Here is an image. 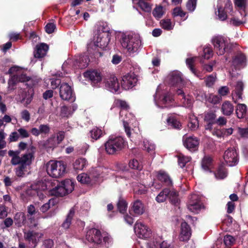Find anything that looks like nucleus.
Returning <instances> with one entry per match:
<instances>
[{"label": "nucleus", "instance_id": "nucleus-1", "mask_svg": "<svg viewBox=\"0 0 248 248\" xmlns=\"http://www.w3.org/2000/svg\"><path fill=\"white\" fill-rule=\"evenodd\" d=\"M36 148L31 145L27 150V152L20 155V151L9 150L8 152L9 156L11 158V163L14 166L18 165L15 169L16 175L18 177H24L28 172V169L31 164L34 158Z\"/></svg>", "mask_w": 248, "mask_h": 248}, {"label": "nucleus", "instance_id": "nucleus-2", "mask_svg": "<svg viewBox=\"0 0 248 248\" xmlns=\"http://www.w3.org/2000/svg\"><path fill=\"white\" fill-rule=\"evenodd\" d=\"M170 87H166L164 85H160L157 88L155 94L154 95V101L155 105L160 108H167V114L163 113L162 118L166 115V122L168 125L170 124Z\"/></svg>", "mask_w": 248, "mask_h": 248}, {"label": "nucleus", "instance_id": "nucleus-3", "mask_svg": "<svg viewBox=\"0 0 248 248\" xmlns=\"http://www.w3.org/2000/svg\"><path fill=\"white\" fill-rule=\"evenodd\" d=\"M122 46L129 54L138 52L142 46V41L139 34L122 33L119 35Z\"/></svg>", "mask_w": 248, "mask_h": 248}, {"label": "nucleus", "instance_id": "nucleus-4", "mask_svg": "<svg viewBox=\"0 0 248 248\" xmlns=\"http://www.w3.org/2000/svg\"><path fill=\"white\" fill-rule=\"evenodd\" d=\"M191 85L192 82L190 80L184 79L180 72L174 71L171 72V86H173V91L177 95H181L183 99H186V96L182 88L189 87Z\"/></svg>", "mask_w": 248, "mask_h": 248}, {"label": "nucleus", "instance_id": "nucleus-5", "mask_svg": "<svg viewBox=\"0 0 248 248\" xmlns=\"http://www.w3.org/2000/svg\"><path fill=\"white\" fill-rule=\"evenodd\" d=\"M127 144L123 137L120 136H110L105 143V150L109 155H113L122 150Z\"/></svg>", "mask_w": 248, "mask_h": 248}, {"label": "nucleus", "instance_id": "nucleus-6", "mask_svg": "<svg viewBox=\"0 0 248 248\" xmlns=\"http://www.w3.org/2000/svg\"><path fill=\"white\" fill-rule=\"evenodd\" d=\"M66 165L62 161L50 160L46 164L47 174L53 178L62 177L66 172Z\"/></svg>", "mask_w": 248, "mask_h": 248}, {"label": "nucleus", "instance_id": "nucleus-7", "mask_svg": "<svg viewBox=\"0 0 248 248\" xmlns=\"http://www.w3.org/2000/svg\"><path fill=\"white\" fill-rule=\"evenodd\" d=\"M211 42L217 53L219 55H223L226 52L229 51L232 46L229 39L221 35L213 37Z\"/></svg>", "mask_w": 248, "mask_h": 248}, {"label": "nucleus", "instance_id": "nucleus-8", "mask_svg": "<svg viewBox=\"0 0 248 248\" xmlns=\"http://www.w3.org/2000/svg\"><path fill=\"white\" fill-rule=\"evenodd\" d=\"M110 40L108 33L99 31L94 37L93 42L88 45V50L92 52L91 49H95L97 47L105 48L108 44Z\"/></svg>", "mask_w": 248, "mask_h": 248}, {"label": "nucleus", "instance_id": "nucleus-9", "mask_svg": "<svg viewBox=\"0 0 248 248\" xmlns=\"http://www.w3.org/2000/svg\"><path fill=\"white\" fill-rule=\"evenodd\" d=\"M89 61V59L87 56H77L74 59H69L63 63L62 68L63 69L67 67L83 69L88 66Z\"/></svg>", "mask_w": 248, "mask_h": 248}, {"label": "nucleus", "instance_id": "nucleus-10", "mask_svg": "<svg viewBox=\"0 0 248 248\" xmlns=\"http://www.w3.org/2000/svg\"><path fill=\"white\" fill-rule=\"evenodd\" d=\"M203 208V205L201 201V197L196 194L191 195L187 204V208L194 214L198 213Z\"/></svg>", "mask_w": 248, "mask_h": 248}, {"label": "nucleus", "instance_id": "nucleus-11", "mask_svg": "<svg viewBox=\"0 0 248 248\" xmlns=\"http://www.w3.org/2000/svg\"><path fill=\"white\" fill-rule=\"evenodd\" d=\"M223 159L225 163L229 166L232 167L236 165L238 162V153L236 149L230 148L226 150L224 153Z\"/></svg>", "mask_w": 248, "mask_h": 248}, {"label": "nucleus", "instance_id": "nucleus-12", "mask_svg": "<svg viewBox=\"0 0 248 248\" xmlns=\"http://www.w3.org/2000/svg\"><path fill=\"white\" fill-rule=\"evenodd\" d=\"M105 87L113 93L120 92V86L117 78L114 75H109L104 79Z\"/></svg>", "mask_w": 248, "mask_h": 248}, {"label": "nucleus", "instance_id": "nucleus-13", "mask_svg": "<svg viewBox=\"0 0 248 248\" xmlns=\"http://www.w3.org/2000/svg\"><path fill=\"white\" fill-rule=\"evenodd\" d=\"M134 232L137 236L142 239L149 237L151 234V230L144 224L137 221L134 226Z\"/></svg>", "mask_w": 248, "mask_h": 248}, {"label": "nucleus", "instance_id": "nucleus-14", "mask_svg": "<svg viewBox=\"0 0 248 248\" xmlns=\"http://www.w3.org/2000/svg\"><path fill=\"white\" fill-rule=\"evenodd\" d=\"M138 81L136 75L134 73H127L122 77V87L124 90H129L134 87Z\"/></svg>", "mask_w": 248, "mask_h": 248}, {"label": "nucleus", "instance_id": "nucleus-15", "mask_svg": "<svg viewBox=\"0 0 248 248\" xmlns=\"http://www.w3.org/2000/svg\"><path fill=\"white\" fill-rule=\"evenodd\" d=\"M120 115L121 118L124 115L125 116V118H122L124 127L126 135L128 138H130L132 134V129L129 126V124L135 121V118L131 114L128 113L125 110H121Z\"/></svg>", "mask_w": 248, "mask_h": 248}, {"label": "nucleus", "instance_id": "nucleus-16", "mask_svg": "<svg viewBox=\"0 0 248 248\" xmlns=\"http://www.w3.org/2000/svg\"><path fill=\"white\" fill-rule=\"evenodd\" d=\"M60 95L64 100L73 101L75 100V96L73 93L71 87L66 83H62L60 87Z\"/></svg>", "mask_w": 248, "mask_h": 248}, {"label": "nucleus", "instance_id": "nucleus-17", "mask_svg": "<svg viewBox=\"0 0 248 248\" xmlns=\"http://www.w3.org/2000/svg\"><path fill=\"white\" fill-rule=\"evenodd\" d=\"M86 239L89 242L96 244L102 243L100 232L95 228L89 229L86 232Z\"/></svg>", "mask_w": 248, "mask_h": 248}, {"label": "nucleus", "instance_id": "nucleus-18", "mask_svg": "<svg viewBox=\"0 0 248 248\" xmlns=\"http://www.w3.org/2000/svg\"><path fill=\"white\" fill-rule=\"evenodd\" d=\"M184 146L191 151H194L197 149L199 145V140L196 137H187L185 135L183 138Z\"/></svg>", "mask_w": 248, "mask_h": 248}, {"label": "nucleus", "instance_id": "nucleus-19", "mask_svg": "<svg viewBox=\"0 0 248 248\" xmlns=\"http://www.w3.org/2000/svg\"><path fill=\"white\" fill-rule=\"evenodd\" d=\"M191 232L189 226L185 221L181 223L179 239L181 241H187L191 237Z\"/></svg>", "mask_w": 248, "mask_h": 248}, {"label": "nucleus", "instance_id": "nucleus-20", "mask_svg": "<svg viewBox=\"0 0 248 248\" xmlns=\"http://www.w3.org/2000/svg\"><path fill=\"white\" fill-rule=\"evenodd\" d=\"M232 64L235 68H241L246 65V56L241 53H238L232 57Z\"/></svg>", "mask_w": 248, "mask_h": 248}, {"label": "nucleus", "instance_id": "nucleus-21", "mask_svg": "<svg viewBox=\"0 0 248 248\" xmlns=\"http://www.w3.org/2000/svg\"><path fill=\"white\" fill-rule=\"evenodd\" d=\"M84 77L89 78L93 84L100 82L102 79V77L100 72L96 70L88 71L83 74Z\"/></svg>", "mask_w": 248, "mask_h": 248}, {"label": "nucleus", "instance_id": "nucleus-22", "mask_svg": "<svg viewBox=\"0 0 248 248\" xmlns=\"http://www.w3.org/2000/svg\"><path fill=\"white\" fill-rule=\"evenodd\" d=\"M42 236L41 233L34 231H28L24 232L25 239L33 244L34 246L39 242Z\"/></svg>", "mask_w": 248, "mask_h": 248}, {"label": "nucleus", "instance_id": "nucleus-23", "mask_svg": "<svg viewBox=\"0 0 248 248\" xmlns=\"http://www.w3.org/2000/svg\"><path fill=\"white\" fill-rule=\"evenodd\" d=\"M48 50V46L45 43H41L36 46L34 52L35 58H41L44 57Z\"/></svg>", "mask_w": 248, "mask_h": 248}, {"label": "nucleus", "instance_id": "nucleus-24", "mask_svg": "<svg viewBox=\"0 0 248 248\" xmlns=\"http://www.w3.org/2000/svg\"><path fill=\"white\" fill-rule=\"evenodd\" d=\"M243 90V84L241 81H238L235 86L234 90L232 91V99L235 103L239 100L242 99V94Z\"/></svg>", "mask_w": 248, "mask_h": 248}, {"label": "nucleus", "instance_id": "nucleus-25", "mask_svg": "<svg viewBox=\"0 0 248 248\" xmlns=\"http://www.w3.org/2000/svg\"><path fill=\"white\" fill-rule=\"evenodd\" d=\"M65 191L63 186H61V183H59L54 187L49 190L48 194L51 196L62 197L67 194Z\"/></svg>", "mask_w": 248, "mask_h": 248}, {"label": "nucleus", "instance_id": "nucleus-26", "mask_svg": "<svg viewBox=\"0 0 248 248\" xmlns=\"http://www.w3.org/2000/svg\"><path fill=\"white\" fill-rule=\"evenodd\" d=\"M132 211L136 216L141 215L144 213V205L140 201L137 200L133 202Z\"/></svg>", "mask_w": 248, "mask_h": 248}, {"label": "nucleus", "instance_id": "nucleus-27", "mask_svg": "<svg viewBox=\"0 0 248 248\" xmlns=\"http://www.w3.org/2000/svg\"><path fill=\"white\" fill-rule=\"evenodd\" d=\"M51 185V183L50 182H43L40 181L35 184L31 186V188L34 191H45V190L49 189L50 186Z\"/></svg>", "mask_w": 248, "mask_h": 248}, {"label": "nucleus", "instance_id": "nucleus-28", "mask_svg": "<svg viewBox=\"0 0 248 248\" xmlns=\"http://www.w3.org/2000/svg\"><path fill=\"white\" fill-rule=\"evenodd\" d=\"M103 168L99 167L95 168H92L89 171V175L91 177L92 184H95L98 179L102 175Z\"/></svg>", "mask_w": 248, "mask_h": 248}, {"label": "nucleus", "instance_id": "nucleus-29", "mask_svg": "<svg viewBox=\"0 0 248 248\" xmlns=\"http://www.w3.org/2000/svg\"><path fill=\"white\" fill-rule=\"evenodd\" d=\"M237 117L239 119L245 118L247 115V108L244 104H238L235 110Z\"/></svg>", "mask_w": 248, "mask_h": 248}, {"label": "nucleus", "instance_id": "nucleus-30", "mask_svg": "<svg viewBox=\"0 0 248 248\" xmlns=\"http://www.w3.org/2000/svg\"><path fill=\"white\" fill-rule=\"evenodd\" d=\"M234 110L233 105L229 101H226L223 103L221 107V110L225 115L229 116L231 115Z\"/></svg>", "mask_w": 248, "mask_h": 248}, {"label": "nucleus", "instance_id": "nucleus-31", "mask_svg": "<svg viewBox=\"0 0 248 248\" xmlns=\"http://www.w3.org/2000/svg\"><path fill=\"white\" fill-rule=\"evenodd\" d=\"M61 184L63 189L66 191V194L71 193L74 189V183L72 180L66 179L62 181Z\"/></svg>", "mask_w": 248, "mask_h": 248}, {"label": "nucleus", "instance_id": "nucleus-32", "mask_svg": "<svg viewBox=\"0 0 248 248\" xmlns=\"http://www.w3.org/2000/svg\"><path fill=\"white\" fill-rule=\"evenodd\" d=\"M170 190L169 188L163 189L156 197V200L158 202H164L167 199H170Z\"/></svg>", "mask_w": 248, "mask_h": 248}, {"label": "nucleus", "instance_id": "nucleus-33", "mask_svg": "<svg viewBox=\"0 0 248 248\" xmlns=\"http://www.w3.org/2000/svg\"><path fill=\"white\" fill-rule=\"evenodd\" d=\"M86 165V160L84 158H80L76 159L73 164V167L75 170H81Z\"/></svg>", "mask_w": 248, "mask_h": 248}, {"label": "nucleus", "instance_id": "nucleus-34", "mask_svg": "<svg viewBox=\"0 0 248 248\" xmlns=\"http://www.w3.org/2000/svg\"><path fill=\"white\" fill-rule=\"evenodd\" d=\"M175 157L177 158L178 165L181 168L184 167L186 164L191 160V158L190 156H185L182 154H178L175 155Z\"/></svg>", "mask_w": 248, "mask_h": 248}, {"label": "nucleus", "instance_id": "nucleus-35", "mask_svg": "<svg viewBox=\"0 0 248 248\" xmlns=\"http://www.w3.org/2000/svg\"><path fill=\"white\" fill-rule=\"evenodd\" d=\"M25 219L24 213L18 212L15 214L14 217L15 223L17 227H21L24 224Z\"/></svg>", "mask_w": 248, "mask_h": 248}, {"label": "nucleus", "instance_id": "nucleus-36", "mask_svg": "<svg viewBox=\"0 0 248 248\" xmlns=\"http://www.w3.org/2000/svg\"><path fill=\"white\" fill-rule=\"evenodd\" d=\"M91 137L93 139L97 140L105 134V132L100 128L95 127L90 131Z\"/></svg>", "mask_w": 248, "mask_h": 248}, {"label": "nucleus", "instance_id": "nucleus-37", "mask_svg": "<svg viewBox=\"0 0 248 248\" xmlns=\"http://www.w3.org/2000/svg\"><path fill=\"white\" fill-rule=\"evenodd\" d=\"M187 126L192 131H194L198 128L199 122L195 116L192 115L189 116V121Z\"/></svg>", "mask_w": 248, "mask_h": 248}, {"label": "nucleus", "instance_id": "nucleus-38", "mask_svg": "<svg viewBox=\"0 0 248 248\" xmlns=\"http://www.w3.org/2000/svg\"><path fill=\"white\" fill-rule=\"evenodd\" d=\"M57 203L56 199L52 198L47 202L44 204L41 207L40 210L43 213L47 211L51 207L54 206Z\"/></svg>", "mask_w": 248, "mask_h": 248}, {"label": "nucleus", "instance_id": "nucleus-39", "mask_svg": "<svg viewBox=\"0 0 248 248\" xmlns=\"http://www.w3.org/2000/svg\"><path fill=\"white\" fill-rule=\"evenodd\" d=\"M77 180L82 184H92L91 177L88 174L82 173L77 176Z\"/></svg>", "mask_w": 248, "mask_h": 248}, {"label": "nucleus", "instance_id": "nucleus-40", "mask_svg": "<svg viewBox=\"0 0 248 248\" xmlns=\"http://www.w3.org/2000/svg\"><path fill=\"white\" fill-rule=\"evenodd\" d=\"M75 211L73 208L70 210L67 216L66 219L62 224V227L65 229H67L69 228L71 223V220L74 217Z\"/></svg>", "mask_w": 248, "mask_h": 248}, {"label": "nucleus", "instance_id": "nucleus-41", "mask_svg": "<svg viewBox=\"0 0 248 248\" xmlns=\"http://www.w3.org/2000/svg\"><path fill=\"white\" fill-rule=\"evenodd\" d=\"M58 144L55 135H53L46 141L44 145L46 148H51L56 147Z\"/></svg>", "mask_w": 248, "mask_h": 248}, {"label": "nucleus", "instance_id": "nucleus-42", "mask_svg": "<svg viewBox=\"0 0 248 248\" xmlns=\"http://www.w3.org/2000/svg\"><path fill=\"white\" fill-rule=\"evenodd\" d=\"M164 13L165 9L160 5L156 6L153 11V15L156 19L161 18Z\"/></svg>", "mask_w": 248, "mask_h": 248}, {"label": "nucleus", "instance_id": "nucleus-43", "mask_svg": "<svg viewBox=\"0 0 248 248\" xmlns=\"http://www.w3.org/2000/svg\"><path fill=\"white\" fill-rule=\"evenodd\" d=\"M212 164V158L210 156H205L202 162V169L205 170H209Z\"/></svg>", "mask_w": 248, "mask_h": 248}, {"label": "nucleus", "instance_id": "nucleus-44", "mask_svg": "<svg viewBox=\"0 0 248 248\" xmlns=\"http://www.w3.org/2000/svg\"><path fill=\"white\" fill-rule=\"evenodd\" d=\"M197 57H190L187 58L186 59V62L187 66L190 69L191 71L193 73L195 76H198L197 74L196 70L194 68V63L195 62Z\"/></svg>", "mask_w": 248, "mask_h": 248}, {"label": "nucleus", "instance_id": "nucleus-45", "mask_svg": "<svg viewBox=\"0 0 248 248\" xmlns=\"http://www.w3.org/2000/svg\"><path fill=\"white\" fill-rule=\"evenodd\" d=\"M180 202V200L178 192L171 188V204L178 206Z\"/></svg>", "mask_w": 248, "mask_h": 248}, {"label": "nucleus", "instance_id": "nucleus-46", "mask_svg": "<svg viewBox=\"0 0 248 248\" xmlns=\"http://www.w3.org/2000/svg\"><path fill=\"white\" fill-rule=\"evenodd\" d=\"M18 81V77L16 75H13L8 81V91H13L15 89V86Z\"/></svg>", "mask_w": 248, "mask_h": 248}, {"label": "nucleus", "instance_id": "nucleus-47", "mask_svg": "<svg viewBox=\"0 0 248 248\" xmlns=\"http://www.w3.org/2000/svg\"><path fill=\"white\" fill-rule=\"evenodd\" d=\"M138 4L139 6L145 12H149L151 10L150 5L145 0H139Z\"/></svg>", "mask_w": 248, "mask_h": 248}, {"label": "nucleus", "instance_id": "nucleus-48", "mask_svg": "<svg viewBox=\"0 0 248 248\" xmlns=\"http://www.w3.org/2000/svg\"><path fill=\"white\" fill-rule=\"evenodd\" d=\"M143 145L144 149L148 152L153 151L155 149V145L152 142L147 140H144L143 141Z\"/></svg>", "mask_w": 248, "mask_h": 248}, {"label": "nucleus", "instance_id": "nucleus-49", "mask_svg": "<svg viewBox=\"0 0 248 248\" xmlns=\"http://www.w3.org/2000/svg\"><path fill=\"white\" fill-rule=\"evenodd\" d=\"M133 186L134 192L138 194H145L147 190L146 187L142 185H138Z\"/></svg>", "mask_w": 248, "mask_h": 248}, {"label": "nucleus", "instance_id": "nucleus-50", "mask_svg": "<svg viewBox=\"0 0 248 248\" xmlns=\"http://www.w3.org/2000/svg\"><path fill=\"white\" fill-rule=\"evenodd\" d=\"M129 166L132 169L139 170H141L142 169V165L136 159H132L129 162Z\"/></svg>", "mask_w": 248, "mask_h": 248}, {"label": "nucleus", "instance_id": "nucleus-51", "mask_svg": "<svg viewBox=\"0 0 248 248\" xmlns=\"http://www.w3.org/2000/svg\"><path fill=\"white\" fill-rule=\"evenodd\" d=\"M72 113L71 107L62 106L61 108V115L62 117H68Z\"/></svg>", "mask_w": 248, "mask_h": 248}, {"label": "nucleus", "instance_id": "nucleus-52", "mask_svg": "<svg viewBox=\"0 0 248 248\" xmlns=\"http://www.w3.org/2000/svg\"><path fill=\"white\" fill-rule=\"evenodd\" d=\"M40 135H48L50 131V128L47 124H41L39 126Z\"/></svg>", "mask_w": 248, "mask_h": 248}, {"label": "nucleus", "instance_id": "nucleus-53", "mask_svg": "<svg viewBox=\"0 0 248 248\" xmlns=\"http://www.w3.org/2000/svg\"><path fill=\"white\" fill-rule=\"evenodd\" d=\"M235 240V239L230 235H226L224 237V243L228 247L232 246L234 244Z\"/></svg>", "mask_w": 248, "mask_h": 248}, {"label": "nucleus", "instance_id": "nucleus-54", "mask_svg": "<svg viewBox=\"0 0 248 248\" xmlns=\"http://www.w3.org/2000/svg\"><path fill=\"white\" fill-rule=\"evenodd\" d=\"M157 178L161 182H166L169 180L168 175L164 171H159L157 175Z\"/></svg>", "mask_w": 248, "mask_h": 248}, {"label": "nucleus", "instance_id": "nucleus-55", "mask_svg": "<svg viewBox=\"0 0 248 248\" xmlns=\"http://www.w3.org/2000/svg\"><path fill=\"white\" fill-rule=\"evenodd\" d=\"M215 177L217 179H224L227 176V173L222 168L218 169L217 173H215Z\"/></svg>", "mask_w": 248, "mask_h": 248}, {"label": "nucleus", "instance_id": "nucleus-56", "mask_svg": "<svg viewBox=\"0 0 248 248\" xmlns=\"http://www.w3.org/2000/svg\"><path fill=\"white\" fill-rule=\"evenodd\" d=\"M127 205L125 201H119L117 204V207L120 213H124L127 209Z\"/></svg>", "mask_w": 248, "mask_h": 248}, {"label": "nucleus", "instance_id": "nucleus-57", "mask_svg": "<svg viewBox=\"0 0 248 248\" xmlns=\"http://www.w3.org/2000/svg\"><path fill=\"white\" fill-rule=\"evenodd\" d=\"M216 77L215 75H211L205 79V83L207 86L212 87L215 82Z\"/></svg>", "mask_w": 248, "mask_h": 248}, {"label": "nucleus", "instance_id": "nucleus-58", "mask_svg": "<svg viewBox=\"0 0 248 248\" xmlns=\"http://www.w3.org/2000/svg\"><path fill=\"white\" fill-rule=\"evenodd\" d=\"M17 131L19 135V137L22 139L27 138L30 136L29 132L23 127L18 129Z\"/></svg>", "mask_w": 248, "mask_h": 248}, {"label": "nucleus", "instance_id": "nucleus-59", "mask_svg": "<svg viewBox=\"0 0 248 248\" xmlns=\"http://www.w3.org/2000/svg\"><path fill=\"white\" fill-rule=\"evenodd\" d=\"M103 238V242L105 243L106 246L108 247L112 242V239L110 235L108 234H101V239Z\"/></svg>", "mask_w": 248, "mask_h": 248}, {"label": "nucleus", "instance_id": "nucleus-60", "mask_svg": "<svg viewBox=\"0 0 248 248\" xmlns=\"http://www.w3.org/2000/svg\"><path fill=\"white\" fill-rule=\"evenodd\" d=\"M19 135L17 131H14L12 132L9 136L8 139L9 142H13L17 141L19 139Z\"/></svg>", "mask_w": 248, "mask_h": 248}, {"label": "nucleus", "instance_id": "nucleus-61", "mask_svg": "<svg viewBox=\"0 0 248 248\" xmlns=\"http://www.w3.org/2000/svg\"><path fill=\"white\" fill-rule=\"evenodd\" d=\"M196 1L197 0H188L186 3V8L189 11H193L196 6Z\"/></svg>", "mask_w": 248, "mask_h": 248}, {"label": "nucleus", "instance_id": "nucleus-62", "mask_svg": "<svg viewBox=\"0 0 248 248\" xmlns=\"http://www.w3.org/2000/svg\"><path fill=\"white\" fill-rule=\"evenodd\" d=\"M172 14L174 16H179L181 17H183L185 16L186 13L182 10L181 7H177L174 8Z\"/></svg>", "mask_w": 248, "mask_h": 248}, {"label": "nucleus", "instance_id": "nucleus-63", "mask_svg": "<svg viewBox=\"0 0 248 248\" xmlns=\"http://www.w3.org/2000/svg\"><path fill=\"white\" fill-rule=\"evenodd\" d=\"M160 24L162 28L165 30H170V19H163L161 21Z\"/></svg>", "mask_w": 248, "mask_h": 248}, {"label": "nucleus", "instance_id": "nucleus-64", "mask_svg": "<svg viewBox=\"0 0 248 248\" xmlns=\"http://www.w3.org/2000/svg\"><path fill=\"white\" fill-rule=\"evenodd\" d=\"M21 118L26 122H29L31 118V115L29 111L26 109L22 110L21 113Z\"/></svg>", "mask_w": 248, "mask_h": 248}]
</instances>
